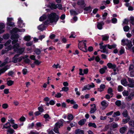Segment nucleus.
Returning a JSON list of instances; mask_svg holds the SVG:
<instances>
[{"mask_svg":"<svg viewBox=\"0 0 134 134\" xmlns=\"http://www.w3.org/2000/svg\"><path fill=\"white\" fill-rule=\"evenodd\" d=\"M101 104L102 106L105 107L104 108H105L108 106V104H107L105 100L103 101L101 103Z\"/></svg>","mask_w":134,"mask_h":134,"instance_id":"obj_28","label":"nucleus"},{"mask_svg":"<svg viewBox=\"0 0 134 134\" xmlns=\"http://www.w3.org/2000/svg\"><path fill=\"white\" fill-rule=\"evenodd\" d=\"M120 113L119 111H118L115 112H114L113 115V117H115L117 116L120 115Z\"/></svg>","mask_w":134,"mask_h":134,"instance_id":"obj_36","label":"nucleus"},{"mask_svg":"<svg viewBox=\"0 0 134 134\" xmlns=\"http://www.w3.org/2000/svg\"><path fill=\"white\" fill-rule=\"evenodd\" d=\"M50 8L52 9H56L57 7V5H55L53 3L49 5Z\"/></svg>","mask_w":134,"mask_h":134,"instance_id":"obj_29","label":"nucleus"},{"mask_svg":"<svg viewBox=\"0 0 134 134\" xmlns=\"http://www.w3.org/2000/svg\"><path fill=\"white\" fill-rule=\"evenodd\" d=\"M9 59V58L7 57L5 59L4 61L0 65V67L3 66L7 64L8 63V61Z\"/></svg>","mask_w":134,"mask_h":134,"instance_id":"obj_18","label":"nucleus"},{"mask_svg":"<svg viewBox=\"0 0 134 134\" xmlns=\"http://www.w3.org/2000/svg\"><path fill=\"white\" fill-rule=\"evenodd\" d=\"M14 131L13 129H11V128H9L7 130V132H9L11 134L13 133L14 132Z\"/></svg>","mask_w":134,"mask_h":134,"instance_id":"obj_63","label":"nucleus"},{"mask_svg":"<svg viewBox=\"0 0 134 134\" xmlns=\"http://www.w3.org/2000/svg\"><path fill=\"white\" fill-rule=\"evenodd\" d=\"M77 4L80 6V7H85L86 6V4L85 3V1L83 0H79L77 2Z\"/></svg>","mask_w":134,"mask_h":134,"instance_id":"obj_8","label":"nucleus"},{"mask_svg":"<svg viewBox=\"0 0 134 134\" xmlns=\"http://www.w3.org/2000/svg\"><path fill=\"white\" fill-rule=\"evenodd\" d=\"M107 68L106 66H104L99 70V72L101 74H103L105 73V71L107 70Z\"/></svg>","mask_w":134,"mask_h":134,"instance_id":"obj_17","label":"nucleus"},{"mask_svg":"<svg viewBox=\"0 0 134 134\" xmlns=\"http://www.w3.org/2000/svg\"><path fill=\"white\" fill-rule=\"evenodd\" d=\"M121 82L122 85L125 86H126L127 83V82L126 81V79H122L121 80Z\"/></svg>","mask_w":134,"mask_h":134,"instance_id":"obj_30","label":"nucleus"},{"mask_svg":"<svg viewBox=\"0 0 134 134\" xmlns=\"http://www.w3.org/2000/svg\"><path fill=\"white\" fill-rule=\"evenodd\" d=\"M134 95L130 94L129 96L126 97L125 98L126 100L127 101H129L131 100L133 98Z\"/></svg>","mask_w":134,"mask_h":134,"instance_id":"obj_23","label":"nucleus"},{"mask_svg":"<svg viewBox=\"0 0 134 134\" xmlns=\"http://www.w3.org/2000/svg\"><path fill=\"white\" fill-rule=\"evenodd\" d=\"M63 123L62 121L60 120L56 123L54 126L53 131L57 133H59V128L61 126H63Z\"/></svg>","mask_w":134,"mask_h":134,"instance_id":"obj_3","label":"nucleus"},{"mask_svg":"<svg viewBox=\"0 0 134 134\" xmlns=\"http://www.w3.org/2000/svg\"><path fill=\"white\" fill-rule=\"evenodd\" d=\"M108 68L110 69H114L116 68V65L115 64H112L111 63H108L107 64Z\"/></svg>","mask_w":134,"mask_h":134,"instance_id":"obj_15","label":"nucleus"},{"mask_svg":"<svg viewBox=\"0 0 134 134\" xmlns=\"http://www.w3.org/2000/svg\"><path fill=\"white\" fill-rule=\"evenodd\" d=\"M19 29L16 28H14L12 30V32L16 33L19 31Z\"/></svg>","mask_w":134,"mask_h":134,"instance_id":"obj_61","label":"nucleus"},{"mask_svg":"<svg viewBox=\"0 0 134 134\" xmlns=\"http://www.w3.org/2000/svg\"><path fill=\"white\" fill-rule=\"evenodd\" d=\"M91 106L93 107H92L91 109L90 112L91 114L93 113H94L96 110V108L95 104H91Z\"/></svg>","mask_w":134,"mask_h":134,"instance_id":"obj_11","label":"nucleus"},{"mask_svg":"<svg viewBox=\"0 0 134 134\" xmlns=\"http://www.w3.org/2000/svg\"><path fill=\"white\" fill-rule=\"evenodd\" d=\"M130 119V118L129 116L127 117V118L123 119L122 120V122L123 124H125L127 123Z\"/></svg>","mask_w":134,"mask_h":134,"instance_id":"obj_27","label":"nucleus"},{"mask_svg":"<svg viewBox=\"0 0 134 134\" xmlns=\"http://www.w3.org/2000/svg\"><path fill=\"white\" fill-rule=\"evenodd\" d=\"M34 52H35L36 54L37 55L40 54L41 53V50L38 48L36 49L34 51Z\"/></svg>","mask_w":134,"mask_h":134,"instance_id":"obj_34","label":"nucleus"},{"mask_svg":"<svg viewBox=\"0 0 134 134\" xmlns=\"http://www.w3.org/2000/svg\"><path fill=\"white\" fill-rule=\"evenodd\" d=\"M97 27L99 30H101L102 29V26L104 24V23L103 21H101L100 22H97Z\"/></svg>","mask_w":134,"mask_h":134,"instance_id":"obj_9","label":"nucleus"},{"mask_svg":"<svg viewBox=\"0 0 134 134\" xmlns=\"http://www.w3.org/2000/svg\"><path fill=\"white\" fill-rule=\"evenodd\" d=\"M127 126L123 127L121 128L119 130L120 132L122 134L124 133L127 130Z\"/></svg>","mask_w":134,"mask_h":134,"instance_id":"obj_14","label":"nucleus"},{"mask_svg":"<svg viewBox=\"0 0 134 134\" xmlns=\"http://www.w3.org/2000/svg\"><path fill=\"white\" fill-rule=\"evenodd\" d=\"M113 90L111 88H109L107 92L108 93L110 94L111 95H112L111 97L113 96V93H112Z\"/></svg>","mask_w":134,"mask_h":134,"instance_id":"obj_35","label":"nucleus"},{"mask_svg":"<svg viewBox=\"0 0 134 134\" xmlns=\"http://www.w3.org/2000/svg\"><path fill=\"white\" fill-rule=\"evenodd\" d=\"M46 18V15H43L40 18L39 20L40 21H42L45 20Z\"/></svg>","mask_w":134,"mask_h":134,"instance_id":"obj_37","label":"nucleus"},{"mask_svg":"<svg viewBox=\"0 0 134 134\" xmlns=\"http://www.w3.org/2000/svg\"><path fill=\"white\" fill-rule=\"evenodd\" d=\"M19 47V45L18 43H17L14 45L13 48L14 49V51L16 52L17 54L19 55L21 54L24 52L25 50V48H18Z\"/></svg>","mask_w":134,"mask_h":134,"instance_id":"obj_2","label":"nucleus"},{"mask_svg":"<svg viewBox=\"0 0 134 134\" xmlns=\"http://www.w3.org/2000/svg\"><path fill=\"white\" fill-rule=\"evenodd\" d=\"M52 67L54 68H55L56 69H57L58 67L59 68H60V66L59 65V64H57V65L55 64H54V65L52 66Z\"/></svg>","mask_w":134,"mask_h":134,"instance_id":"obj_40","label":"nucleus"},{"mask_svg":"<svg viewBox=\"0 0 134 134\" xmlns=\"http://www.w3.org/2000/svg\"><path fill=\"white\" fill-rule=\"evenodd\" d=\"M116 45L115 44H114L111 45L109 44H107L108 48L109 49H111L112 48H115L116 47Z\"/></svg>","mask_w":134,"mask_h":134,"instance_id":"obj_26","label":"nucleus"},{"mask_svg":"<svg viewBox=\"0 0 134 134\" xmlns=\"http://www.w3.org/2000/svg\"><path fill=\"white\" fill-rule=\"evenodd\" d=\"M129 125L131 126H134V121L131 120L129 121Z\"/></svg>","mask_w":134,"mask_h":134,"instance_id":"obj_46","label":"nucleus"},{"mask_svg":"<svg viewBox=\"0 0 134 134\" xmlns=\"http://www.w3.org/2000/svg\"><path fill=\"white\" fill-rule=\"evenodd\" d=\"M19 36L18 34L12 35L11 36V38L13 40L12 42V44L15 45L18 41V39L19 37Z\"/></svg>","mask_w":134,"mask_h":134,"instance_id":"obj_4","label":"nucleus"},{"mask_svg":"<svg viewBox=\"0 0 134 134\" xmlns=\"http://www.w3.org/2000/svg\"><path fill=\"white\" fill-rule=\"evenodd\" d=\"M9 37V35L8 34H6L4 35L3 37L4 39H7Z\"/></svg>","mask_w":134,"mask_h":134,"instance_id":"obj_47","label":"nucleus"},{"mask_svg":"<svg viewBox=\"0 0 134 134\" xmlns=\"http://www.w3.org/2000/svg\"><path fill=\"white\" fill-rule=\"evenodd\" d=\"M86 121V120L85 119H83L81 120L78 122V124L80 125H82L85 124V122Z\"/></svg>","mask_w":134,"mask_h":134,"instance_id":"obj_25","label":"nucleus"},{"mask_svg":"<svg viewBox=\"0 0 134 134\" xmlns=\"http://www.w3.org/2000/svg\"><path fill=\"white\" fill-rule=\"evenodd\" d=\"M102 3L103 4H104L105 5H106V4H109L110 3V1L108 0H107L106 1H103L102 2Z\"/></svg>","mask_w":134,"mask_h":134,"instance_id":"obj_56","label":"nucleus"},{"mask_svg":"<svg viewBox=\"0 0 134 134\" xmlns=\"http://www.w3.org/2000/svg\"><path fill=\"white\" fill-rule=\"evenodd\" d=\"M13 20V19L11 18H7V25L8 26L12 27L15 26L14 23L12 22Z\"/></svg>","mask_w":134,"mask_h":134,"instance_id":"obj_7","label":"nucleus"},{"mask_svg":"<svg viewBox=\"0 0 134 134\" xmlns=\"http://www.w3.org/2000/svg\"><path fill=\"white\" fill-rule=\"evenodd\" d=\"M11 42V40H8L4 44V45L5 46H8L9 44H10Z\"/></svg>","mask_w":134,"mask_h":134,"instance_id":"obj_55","label":"nucleus"},{"mask_svg":"<svg viewBox=\"0 0 134 134\" xmlns=\"http://www.w3.org/2000/svg\"><path fill=\"white\" fill-rule=\"evenodd\" d=\"M121 42L122 43V45L123 46L126 45L129 42H130V41L128 40H126L123 39L122 40Z\"/></svg>","mask_w":134,"mask_h":134,"instance_id":"obj_24","label":"nucleus"},{"mask_svg":"<svg viewBox=\"0 0 134 134\" xmlns=\"http://www.w3.org/2000/svg\"><path fill=\"white\" fill-rule=\"evenodd\" d=\"M127 78L130 83L127 85L128 86L131 88L134 87V80L128 77H127Z\"/></svg>","mask_w":134,"mask_h":134,"instance_id":"obj_6","label":"nucleus"},{"mask_svg":"<svg viewBox=\"0 0 134 134\" xmlns=\"http://www.w3.org/2000/svg\"><path fill=\"white\" fill-rule=\"evenodd\" d=\"M134 133V131L131 129H130L128 131L127 134H133Z\"/></svg>","mask_w":134,"mask_h":134,"instance_id":"obj_60","label":"nucleus"},{"mask_svg":"<svg viewBox=\"0 0 134 134\" xmlns=\"http://www.w3.org/2000/svg\"><path fill=\"white\" fill-rule=\"evenodd\" d=\"M69 90V88L68 87H64L62 88V91L65 92H67Z\"/></svg>","mask_w":134,"mask_h":134,"instance_id":"obj_57","label":"nucleus"},{"mask_svg":"<svg viewBox=\"0 0 134 134\" xmlns=\"http://www.w3.org/2000/svg\"><path fill=\"white\" fill-rule=\"evenodd\" d=\"M32 44V42L30 41L29 42H27L26 43V45L27 46H31Z\"/></svg>","mask_w":134,"mask_h":134,"instance_id":"obj_64","label":"nucleus"},{"mask_svg":"<svg viewBox=\"0 0 134 134\" xmlns=\"http://www.w3.org/2000/svg\"><path fill=\"white\" fill-rule=\"evenodd\" d=\"M5 27L4 24L1 23H0V34L3 33L4 30L3 29Z\"/></svg>","mask_w":134,"mask_h":134,"instance_id":"obj_16","label":"nucleus"},{"mask_svg":"<svg viewBox=\"0 0 134 134\" xmlns=\"http://www.w3.org/2000/svg\"><path fill=\"white\" fill-rule=\"evenodd\" d=\"M71 14L73 15H75L77 14V13L74 10H71L70 11Z\"/></svg>","mask_w":134,"mask_h":134,"instance_id":"obj_54","label":"nucleus"},{"mask_svg":"<svg viewBox=\"0 0 134 134\" xmlns=\"http://www.w3.org/2000/svg\"><path fill=\"white\" fill-rule=\"evenodd\" d=\"M8 107V105L7 104L5 103L3 104L2 105V107L3 108L5 109L7 108Z\"/></svg>","mask_w":134,"mask_h":134,"instance_id":"obj_58","label":"nucleus"},{"mask_svg":"<svg viewBox=\"0 0 134 134\" xmlns=\"http://www.w3.org/2000/svg\"><path fill=\"white\" fill-rule=\"evenodd\" d=\"M126 45L127 46L128 48L129 49H130L132 46V42L130 41V42H129Z\"/></svg>","mask_w":134,"mask_h":134,"instance_id":"obj_48","label":"nucleus"},{"mask_svg":"<svg viewBox=\"0 0 134 134\" xmlns=\"http://www.w3.org/2000/svg\"><path fill=\"white\" fill-rule=\"evenodd\" d=\"M130 21L132 25H134V17H130Z\"/></svg>","mask_w":134,"mask_h":134,"instance_id":"obj_49","label":"nucleus"},{"mask_svg":"<svg viewBox=\"0 0 134 134\" xmlns=\"http://www.w3.org/2000/svg\"><path fill=\"white\" fill-rule=\"evenodd\" d=\"M31 37L29 36H25L24 39L26 41H29L30 40Z\"/></svg>","mask_w":134,"mask_h":134,"instance_id":"obj_41","label":"nucleus"},{"mask_svg":"<svg viewBox=\"0 0 134 134\" xmlns=\"http://www.w3.org/2000/svg\"><path fill=\"white\" fill-rule=\"evenodd\" d=\"M44 25L41 24L38 27V28L39 30L42 31L44 29Z\"/></svg>","mask_w":134,"mask_h":134,"instance_id":"obj_31","label":"nucleus"},{"mask_svg":"<svg viewBox=\"0 0 134 134\" xmlns=\"http://www.w3.org/2000/svg\"><path fill=\"white\" fill-rule=\"evenodd\" d=\"M14 83V82L11 80L8 81L7 82V84L8 86H10L12 85Z\"/></svg>","mask_w":134,"mask_h":134,"instance_id":"obj_39","label":"nucleus"},{"mask_svg":"<svg viewBox=\"0 0 134 134\" xmlns=\"http://www.w3.org/2000/svg\"><path fill=\"white\" fill-rule=\"evenodd\" d=\"M10 65H7L5 66L4 67L1 69L0 70V73L2 74L4 72L8 69L9 68Z\"/></svg>","mask_w":134,"mask_h":134,"instance_id":"obj_12","label":"nucleus"},{"mask_svg":"<svg viewBox=\"0 0 134 134\" xmlns=\"http://www.w3.org/2000/svg\"><path fill=\"white\" fill-rule=\"evenodd\" d=\"M78 46L79 48L83 52H86L87 51L86 47L85 48L84 47H82L81 46V44H80L79 43Z\"/></svg>","mask_w":134,"mask_h":134,"instance_id":"obj_13","label":"nucleus"},{"mask_svg":"<svg viewBox=\"0 0 134 134\" xmlns=\"http://www.w3.org/2000/svg\"><path fill=\"white\" fill-rule=\"evenodd\" d=\"M18 56V54H16L14 55L13 58L12 62H13L14 63H17V61H18V58H17V57Z\"/></svg>","mask_w":134,"mask_h":134,"instance_id":"obj_20","label":"nucleus"},{"mask_svg":"<svg viewBox=\"0 0 134 134\" xmlns=\"http://www.w3.org/2000/svg\"><path fill=\"white\" fill-rule=\"evenodd\" d=\"M122 94L124 96H127L128 95V92L127 91H124L122 92Z\"/></svg>","mask_w":134,"mask_h":134,"instance_id":"obj_50","label":"nucleus"},{"mask_svg":"<svg viewBox=\"0 0 134 134\" xmlns=\"http://www.w3.org/2000/svg\"><path fill=\"white\" fill-rule=\"evenodd\" d=\"M38 111L41 113L43 112L44 111V109L43 108V106L42 105L38 107Z\"/></svg>","mask_w":134,"mask_h":134,"instance_id":"obj_33","label":"nucleus"},{"mask_svg":"<svg viewBox=\"0 0 134 134\" xmlns=\"http://www.w3.org/2000/svg\"><path fill=\"white\" fill-rule=\"evenodd\" d=\"M48 19L44 22L45 25H47L50 23H56L58 20L59 17L55 13H52L48 15Z\"/></svg>","mask_w":134,"mask_h":134,"instance_id":"obj_1","label":"nucleus"},{"mask_svg":"<svg viewBox=\"0 0 134 134\" xmlns=\"http://www.w3.org/2000/svg\"><path fill=\"white\" fill-rule=\"evenodd\" d=\"M122 114L123 116L125 118L129 116H128L127 111L126 109H124V110L123 111L122 113Z\"/></svg>","mask_w":134,"mask_h":134,"instance_id":"obj_19","label":"nucleus"},{"mask_svg":"<svg viewBox=\"0 0 134 134\" xmlns=\"http://www.w3.org/2000/svg\"><path fill=\"white\" fill-rule=\"evenodd\" d=\"M75 133V134H84V131L82 130L77 129L76 130Z\"/></svg>","mask_w":134,"mask_h":134,"instance_id":"obj_21","label":"nucleus"},{"mask_svg":"<svg viewBox=\"0 0 134 134\" xmlns=\"http://www.w3.org/2000/svg\"><path fill=\"white\" fill-rule=\"evenodd\" d=\"M108 15V13H107L105 12L104 14L102 15L103 18L102 19L103 20H105L106 18V16Z\"/></svg>","mask_w":134,"mask_h":134,"instance_id":"obj_51","label":"nucleus"},{"mask_svg":"<svg viewBox=\"0 0 134 134\" xmlns=\"http://www.w3.org/2000/svg\"><path fill=\"white\" fill-rule=\"evenodd\" d=\"M68 118L69 120H71L73 119V116L71 114H69L68 116Z\"/></svg>","mask_w":134,"mask_h":134,"instance_id":"obj_43","label":"nucleus"},{"mask_svg":"<svg viewBox=\"0 0 134 134\" xmlns=\"http://www.w3.org/2000/svg\"><path fill=\"white\" fill-rule=\"evenodd\" d=\"M82 8L84 9V10L89 13H91L92 10V8L90 5L87 7H82Z\"/></svg>","mask_w":134,"mask_h":134,"instance_id":"obj_10","label":"nucleus"},{"mask_svg":"<svg viewBox=\"0 0 134 134\" xmlns=\"http://www.w3.org/2000/svg\"><path fill=\"white\" fill-rule=\"evenodd\" d=\"M102 39L104 41H107V40L109 38V37L107 36H102Z\"/></svg>","mask_w":134,"mask_h":134,"instance_id":"obj_44","label":"nucleus"},{"mask_svg":"<svg viewBox=\"0 0 134 134\" xmlns=\"http://www.w3.org/2000/svg\"><path fill=\"white\" fill-rule=\"evenodd\" d=\"M113 124L112 125V127L113 128H115L117 127H118V125L117 124L114 123H113Z\"/></svg>","mask_w":134,"mask_h":134,"instance_id":"obj_59","label":"nucleus"},{"mask_svg":"<svg viewBox=\"0 0 134 134\" xmlns=\"http://www.w3.org/2000/svg\"><path fill=\"white\" fill-rule=\"evenodd\" d=\"M105 87V85L104 84H102L100 86V87L98 88V90L99 92H102L103 90V89Z\"/></svg>","mask_w":134,"mask_h":134,"instance_id":"obj_22","label":"nucleus"},{"mask_svg":"<svg viewBox=\"0 0 134 134\" xmlns=\"http://www.w3.org/2000/svg\"><path fill=\"white\" fill-rule=\"evenodd\" d=\"M88 125L89 127H92L95 128L97 127L96 125L94 123L90 122Z\"/></svg>","mask_w":134,"mask_h":134,"instance_id":"obj_32","label":"nucleus"},{"mask_svg":"<svg viewBox=\"0 0 134 134\" xmlns=\"http://www.w3.org/2000/svg\"><path fill=\"white\" fill-rule=\"evenodd\" d=\"M107 46V44H104L103 46L100 47V49H102V50L100 51L101 52L103 53H105L106 54H108V49L106 48Z\"/></svg>","mask_w":134,"mask_h":134,"instance_id":"obj_5","label":"nucleus"},{"mask_svg":"<svg viewBox=\"0 0 134 134\" xmlns=\"http://www.w3.org/2000/svg\"><path fill=\"white\" fill-rule=\"evenodd\" d=\"M115 104L118 107H120L121 105V101L119 100H118L115 102Z\"/></svg>","mask_w":134,"mask_h":134,"instance_id":"obj_45","label":"nucleus"},{"mask_svg":"<svg viewBox=\"0 0 134 134\" xmlns=\"http://www.w3.org/2000/svg\"><path fill=\"white\" fill-rule=\"evenodd\" d=\"M118 90L119 92H121L123 90V87L121 86H119L118 88Z\"/></svg>","mask_w":134,"mask_h":134,"instance_id":"obj_53","label":"nucleus"},{"mask_svg":"<svg viewBox=\"0 0 134 134\" xmlns=\"http://www.w3.org/2000/svg\"><path fill=\"white\" fill-rule=\"evenodd\" d=\"M34 61V64L37 65H39L41 63V62L39 61L38 60L36 59Z\"/></svg>","mask_w":134,"mask_h":134,"instance_id":"obj_52","label":"nucleus"},{"mask_svg":"<svg viewBox=\"0 0 134 134\" xmlns=\"http://www.w3.org/2000/svg\"><path fill=\"white\" fill-rule=\"evenodd\" d=\"M62 95V94L61 93H57V94H55V97L57 98H59Z\"/></svg>","mask_w":134,"mask_h":134,"instance_id":"obj_62","label":"nucleus"},{"mask_svg":"<svg viewBox=\"0 0 134 134\" xmlns=\"http://www.w3.org/2000/svg\"><path fill=\"white\" fill-rule=\"evenodd\" d=\"M6 125H8V126H5V125H4L3 128H5L6 129L10 128V127L11 126V125L10 124V123L9 122H8L6 123Z\"/></svg>","mask_w":134,"mask_h":134,"instance_id":"obj_38","label":"nucleus"},{"mask_svg":"<svg viewBox=\"0 0 134 134\" xmlns=\"http://www.w3.org/2000/svg\"><path fill=\"white\" fill-rule=\"evenodd\" d=\"M123 29L124 31L127 32L129 31V30L130 28L128 26H125L123 28Z\"/></svg>","mask_w":134,"mask_h":134,"instance_id":"obj_42","label":"nucleus"}]
</instances>
